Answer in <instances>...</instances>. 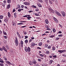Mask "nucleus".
Masks as SVG:
<instances>
[{"label":"nucleus","instance_id":"obj_8","mask_svg":"<svg viewBox=\"0 0 66 66\" xmlns=\"http://www.w3.org/2000/svg\"><path fill=\"white\" fill-rule=\"evenodd\" d=\"M20 45L21 47H23V41H22V40H21V41Z\"/></svg>","mask_w":66,"mask_h":66},{"label":"nucleus","instance_id":"obj_58","mask_svg":"<svg viewBox=\"0 0 66 66\" xmlns=\"http://www.w3.org/2000/svg\"><path fill=\"white\" fill-rule=\"evenodd\" d=\"M33 12V11H28L29 13H31V12Z\"/></svg>","mask_w":66,"mask_h":66},{"label":"nucleus","instance_id":"obj_38","mask_svg":"<svg viewBox=\"0 0 66 66\" xmlns=\"http://www.w3.org/2000/svg\"><path fill=\"white\" fill-rule=\"evenodd\" d=\"M51 36L52 38H53V37H55V35H51Z\"/></svg>","mask_w":66,"mask_h":66},{"label":"nucleus","instance_id":"obj_42","mask_svg":"<svg viewBox=\"0 0 66 66\" xmlns=\"http://www.w3.org/2000/svg\"><path fill=\"white\" fill-rule=\"evenodd\" d=\"M28 42V40H26L25 41V43H27Z\"/></svg>","mask_w":66,"mask_h":66},{"label":"nucleus","instance_id":"obj_12","mask_svg":"<svg viewBox=\"0 0 66 66\" xmlns=\"http://www.w3.org/2000/svg\"><path fill=\"white\" fill-rule=\"evenodd\" d=\"M16 33L19 37L20 38H21V37H20V34H19V32H16Z\"/></svg>","mask_w":66,"mask_h":66},{"label":"nucleus","instance_id":"obj_2","mask_svg":"<svg viewBox=\"0 0 66 66\" xmlns=\"http://www.w3.org/2000/svg\"><path fill=\"white\" fill-rule=\"evenodd\" d=\"M15 44L16 46H18V40L17 39V37L15 38Z\"/></svg>","mask_w":66,"mask_h":66},{"label":"nucleus","instance_id":"obj_60","mask_svg":"<svg viewBox=\"0 0 66 66\" xmlns=\"http://www.w3.org/2000/svg\"><path fill=\"white\" fill-rule=\"evenodd\" d=\"M23 33H24V34H25V35H26V34H27V32H26V31H24V32H23Z\"/></svg>","mask_w":66,"mask_h":66},{"label":"nucleus","instance_id":"obj_31","mask_svg":"<svg viewBox=\"0 0 66 66\" xmlns=\"http://www.w3.org/2000/svg\"><path fill=\"white\" fill-rule=\"evenodd\" d=\"M35 45V44L34 43H32V44H31V45L32 46H34Z\"/></svg>","mask_w":66,"mask_h":66},{"label":"nucleus","instance_id":"obj_18","mask_svg":"<svg viewBox=\"0 0 66 66\" xmlns=\"http://www.w3.org/2000/svg\"><path fill=\"white\" fill-rule=\"evenodd\" d=\"M7 2L9 4H10L11 3V0H7Z\"/></svg>","mask_w":66,"mask_h":66},{"label":"nucleus","instance_id":"obj_6","mask_svg":"<svg viewBox=\"0 0 66 66\" xmlns=\"http://www.w3.org/2000/svg\"><path fill=\"white\" fill-rule=\"evenodd\" d=\"M2 48L4 50L5 52H7V49L5 48V47H4V46L2 47Z\"/></svg>","mask_w":66,"mask_h":66},{"label":"nucleus","instance_id":"obj_45","mask_svg":"<svg viewBox=\"0 0 66 66\" xmlns=\"http://www.w3.org/2000/svg\"><path fill=\"white\" fill-rule=\"evenodd\" d=\"M18 12H20L21 11V9H19L18 10Z\"/></svg>","mask_w":66,"mask_h":66},{"label":"nucleus","instance_id":"obj_22","mask_svg":"<svg viewBox=\"0 0 66 66\" xmlns=\"http://www.w3.org/2000/svg\"><path fill=\"white\" fill-rule=\"evenodd\" d=\"M39 46H41L42 45V42H40L38 44Z\"/></svg>","mask_w":66,"mask_h":66},{"label":"nucleus","instance_id":"obj_59","mask_svg":"<svg viewBox=\"0 0 66 66\" xmlns=\"http://www.w3.org/2000/svg\"><path fill=\"white\" fill-rule=\"evenodd\" d=\"M0 50L1 51H3V48L0 47Z\"/></svg>","mask_w":66,"mask_h":66},{"label":"nucleus","instance_id":"obj_64","mask_svg":"<svg viewBox=\"0 0 66 66\" xmlns=\"http://www.w3.org/2000/svg\"><path fill=\"white\" fill-rule=\"evenodd\" d=\"M35 65V66H39V65L37 64H36Z\"/></svg>","mask_w":66,"mask_h":66},{"label":"nucleus","instance_id":"obj_46","mask_svg":"<svg viewBox=\"0 0 66 66\" xmlns=\"http://www.w3.org/2000/svg\"><path fill=\"white\" fill-rule=\"evenodd\" d=\"M32 6H33V7L35 8V9H36V6H35L33 5Z\"/></svg>","mask_w":66,"mask_h":66},{"label":"nucleus","instance_id":"obj_41","mask_svg":"<svg viewBox=\"0 0 66 66\" xmlns=\"http://www.w3.org/2000/svg\"><path fill=\"white\" fill-rule=\"evenodd\" d=\"M38 11H39V9L37 8L36 9V11L37 12Z\"/></svg>","mask_w":66,"mask_h":66},{"label":"nucleus","instance_id":"obj_51","mask_svg":"<svg viewBox=\"0 0 66 66\" xmlns=\"http://www.w3.org/2000/svg\"><path fill=\"white\" fill-rule=\"evenodd\" d=\"M39 55L42 56V57H43L44 56V55L42 54H39Z\"/></svg>","mask_w":66,"mask_h":66},{"label":"nucleus","instance_id":"obj_43","mask_svg":"<svg viewBox=\"0 0 66 66\" xmlns=\"http://www.w3.org/2000/svg\"><path fill=\"white\" fill-rule=\"evenodd\" d=\"M3 58H4L5 60V61H7V59L5 57H4Z\"/></svg>","mask_w":66,"mask_h":66},{"label":"nucleus","instance_id":"obj_26","mask_svg":"<svg viewBox=\"0 0 66 66\" xmlns=\"http://www.w3.org/2000/svg\"><path fill=\"white\" fill-rule=\"evenodd\" d=\"M58 52H59L60 54L62 53V50H59L58 51Z\"/></svg>","mask_w":66,"mask_h":66},{"label":"nucleus","instance_id":"obj_55","mask_svg":"<svg viewBox=\"0 0 66 66\" xmlns=\"http://www.w3.org/2000/svg\"><path fill=\"white\" fill-rule=\"evenodd\" d=\"M35 15L36 16H39L38 14H36V13H35Z\"/></svg>","mask_w":66,"mask_h":66},{"label":"nucleus","instance_id":"obj_53","mask_svg":"<svg viewBox=\"0 0 66 66\" xmlns=\"http://www.w3.org/2000/svg\"><path fill=\"white\" fill-rule=\"evenodd\" d=\"M15 23L14 22H12V26H14Z\"/></svg>","mask_w":66,"mask_h":66},{"label":"nucleus","instance_id":"obj_15","mask_svg":"<svg viewBox=\"0 0 66 66\" xmlns=\"http://www.w3.org/2000/svg\"><path fill=\"white\" fill-rule=\"evenodd\" d=\"M11 7V5L10 4H8L7 5V9H10V7Z\"/></svg>","mask_w":66,"mask_h":66},{"label":"nucleus","instance_id":"obj_9","mask_svg":"<svg viewBox=\"0 0 66 66\" xmlns=\"http://www.w3.org/2000/svg\"><path fill=\"white\" fill-rule=\"evenodd\" d=\"M4 21L5 22H7V17H5L4 18Z\"/></svg>","mask_w":66,"mask_h":66},{"label":"nucleus","instance_id":"obj_13","mask_svg":"<svg viewBox=\"0 0 66 66\" xmlns=\"http://www.w3.org/2000/svg\"><path fill=\"white\" fill-rule=\"evenodd\" d=\"M8 15L9 17V18H10L11 16V13L10 12H8Z\"/></svg>","mask_w":66,"mask_h":66},{"label":"nucleus","instance_id":"obj_61","mask_svg":"<svg viewBox=\"0 0 66 66\" xmlns=\"http://www.w3.org/2000/svg\"><path fill=\"white\" fill-rule=\"evenodd\" d=\"M47 29V30H51V29L48 28Z\"/></svg>","mask_w":66,"mask_h":66},{"label":"nucleus","instance_id":"obj_32","mask_svg":"<svg viewBox=\"0 0 66 66\" xmlns=\"http://www.w3.org/2000/svg\"><path fill=\"white\" fill-rule=\"evenodd\" d=\"M0 62L1 63H4V61L3 60H0Z\"/></svg>","mask_w":66,"mask_h":66},{"label":"nucleus","instance_id":"obj_34","mask_svg":"<svg viewBox=\"0 0 66 66\" xmlns=\"http://www.w3.org/2000/svg\"><path fill=\"white\" fill-rule=\"evenodd\" d=\"M27 18L28 19V20H30V18H31V17H27Z\"/></svg>","mask_w":66,"mask_h":66},{"label":"nucleus","instance_id":"obj_33","mask_svg":"<svg viewBox=\"0 0 66 66\" xmlns=\"http://www.w3.org/2000/svg\"><path fill=\"white\" fill-rule=\"evenodd\" d=\"M53 32H54V33H55V31H56L55 29L54 28H53Z\"/></svg>","mask_w":66,"mask_h":66},{"label":"nucleus","instance_id":"obj_29","mask_svg":"<svg viewBox=\"0 0 66 66\" xmlns=\"http://www.w3.org/2000/svg\"><path fill=\"white\" fill-rule=\"evenodd\" d=\"M48 46V45L47 44H45L44 45L45 47H47Z\"/></svg>","mask_w":66,"mask_h":66},{"label":"nucleus","instance_id":"obj_54","mask_svg":"<svg viewBox=\"0 0 66 66\" xmlns=\"http://www.w3.org/2000/svg\"><path fill=\"white\" fill-rule=\"evenodd\" d=\"M65 62V60L64 59L62 60V62L63 63H64V62Z\"/></svg>","mask_w":66,"mask_h":66},{"label":"nucleus","instance_id":"obj_48","mask_svg":"<svg viewBox=\"0 0 66 66\" xmlns=\"http://www.w3.org/2000/svg\"><path fill=\"white\" fill-rule=\"evenodd\" d=\"M47 48L48 49H50V48H51V46H50V45L48 46L47 47Z\"/></svg>","mask_w":66,"mask_h":66},{"label":"nucleus","instance_id":"obj_39","mask_svg":"<svg viewBox=\"0 0 66 66\" xmlns=\"http://www.w3.org/2000/svg\"><path fill=\"white\" fill-rule=\"evenodd\" d=\"M59 39H60V38H57V37L56 38L55 40H59Z\"/></svg>","mask_w":66,"mask_h":66},{"label":"nucleus","instance_id":"obj_47","mask_svg":"<svg viewBox=\"0 0 66 66\" xmlns=\"http://www.w3.org/2000/svg\"><path fill=\"white\" fill-rule=\"evenodd\" d=\"M62 51L64 53V52H66V50H62Z\"/></svg>","mask_w":66,"mask_h":66},{"label":"nucleus","instance_id":"obj_62","mask_svg":"<svg viewBox=\"0 0 66 66\" xmlns=\"http://www.w3.org/2000/svg\"><path fill=\"white\" fill-rule=\"evenodd\" d=\"M32 39H30L29 40V43H30V42H32Z\"/></svg>","mask_w":66,"mask_h":66},{"label":"nucleus","instance_id":"obj_30","mask_svg":"<svg viewBox=\"0 0 66 66\" xmlns=\"http://www.w3.org/2000/svg\"><path fill=\"white\" fill-rule=\"evenodd\" d=\"M49 3L51 4H52V2L50 0H49Z\"/></svg>","mask_w":66,"mask_h":66},{"label":"nucleus","instance_id":"obj_44","mask_svg":"<svg viewBox=\"0 0 66 66\" xmlns=\"http://www.w3.org/2000/svg\"><path fill=\"white\" fill-rule=\"evenodd\" d=\"M4 38H5V39H6L7 38V36H4Z\"/></svg>","mask_w":66,"mask_h":66},{"label":"nucleus","instance_id":"obj_10","mask_svg":"<svg viewBox=\"0 0 66 66\" xmlns=\"http://www.w3.org/2000/svg\"><path fill=\"white\" fill-rule=\"evenodd\" d=\"M5 63L8 64L9 65H10L11 64H12V63L10 61H5Z\"/></svg>","mask_w":66,"mask_h":66},{"label":"nucleus","instance_id":"obj_40","mask_svg":"<svg viewBox=\"0 0 66 66\" xmlns=\"http://www.w3.org/2000/svg\"><path fill=\"white\" fill-rule=\"evenodd\" d=\"M23 24V23H18V25H20V24Z\"/></svg>","mask_w":66,"mask_h":66},{"label":"nucleus","instance_id":"obj_50","mask_svg":"<svg viewBox=\"0 0 66 66\" xmlns=\"http://www.w3.org/2000/svg\"><path fill=\"white\" fill-rule=\"evenodd\" d=\"M24 37H25V39H27V38H28V36H25Z\"/></svg>","mask_w":66,"mask_h":66},{"label":"nucleus","instance_id":"obj_27","mask_svg":"<svg viewBox=\"0 0 66 66\" xmlns=\"http://www.w3.org/2000/svg\"><path fill=\"white\" fill-rule=\"evenodd\" d=\"M29 64L30 65H33V63L32 62V61H30Z\"/></svg>","mask_w":66,"mask_h":66},{"label":"nucleus","instance_id":"obj_24","mask_svg":"<svg viewBox=\"0 0 66 66\" xmlns=\"http://www.w3.org/2000/svg\"><path fill=\"white\" fill-rule=\"evenodd\" d=\"M3 33L4 35H7V34H6V32L4 31V30L3 31Z\"/></svg>","mask_w":66,"mask_h":66},{"label":"nucleus","instance_id":"obj_19","mask_svg":"<svg viewBox=\"0 0 66 66\" xmlns=\"http://www.w3.org/2000/svg\"><path fill=\"white\" fill-rule=\"evenodd\" d=\"M20 9V6L19 4L18 5V7L16 8V9Z\"/></svg>","mask_w":66,"mask_h":66},{"label":"nucleus","instance_id":"obj_49","mask_svg":"<svg viewBox=\"0 0 66 66\" xmlns=\"http://www.w3.org/2000/svg\"><path fill=\"white\" fill-rule=\"evenodd\" d=\"M22 17H28L27 16V15H24V16H22Z\"/></svg>","mask_w":66,"mask_h":66},{"label":"nucleus","instance_id":"obj_28","mask_svg":"<svg viewBox=\"0 0 66 66\" xmlns=\"http://www.w3.org/2000/svg\"><path fill=\"white\" fill-rule=\"evenodd\" d=\"M53 62V60H51L50 61V64H52Z\"/></svg>","mask_w":66,"mask_h":66},{"label":"nucleus","instance_id":"obj_36","mask_svg":"<svg viewBox=\"0 0 66 66\" xmlns=\"http://www.w3.org/2000/svg\"><path fill=\"white\" fill-rule=\"evenodd\" d=\"M58 36H59V37H62V36H63V35H59Z\"/></svg>","mask_w":66,"mask_h":66},{"label":"nucleus","instance_id":"obj_17","mask_svg":"<svg viewBox=\"0 0 66 66\" xmlns=\"http://www.w3.org/2000/svg\"><path fill=\"white\" fill-rule=\"evenodd\" d=\"M7 50H9L10 48L9 47V46L7 45H6L5 46Z\"/></svg>","mask_w":66,"mask_h":66},{"label":"nucleus","instance_id":"obj_21","mask_svg":"<svg viewBox=\"0 0 66 66\" xmlns=\"http://www.w3.org/2000/svg\"><path fill=\"white\" fill-rule=\"evenodd\" d=\"M3 15H0V19H3Z\"/></svg>","mask_w":66,"mask_h":66},{"label":"nucleus","instance_id":"obj_57","mask_svg":"<svg viewBox=\"0 0 66 66\" xmlns=\"http://www.w3.org/2000/svg\"><path fill=\"white\" fill-rule=\"evenodd\" d=\"M16 11V10H15V8H14V9L13 10V12H15Z\"/></svg>","mask_w":66,"mask_h":66},{"label":"nucleus","instance_id":"obj_52","mask_svg":"<svg viewBox=\"0 0 66 66\" xmlns=\"http://www.w3.org/2000/svg\"><path fill=\"white\" fill-rule=\"evenodd\" d=\"M62 55L63 56H64V57H65L66 56V54H63Z\"/></svg>","mask_w":66,"mask_h":66},{"label":"nucleus","instance_id":"obj_7","mask_svg":"<svg viewBox=\"0 0 66 66\" xmlns=\"http://www.w3.org/2000/svg\"><path fill=\"white\" fill-rule=\"evenodd\" d=\"M61 13L62 14V16H63V17H65V12H64V11H62Z\"/></svg>","mask_w":66,"mask_h":66},{"label":"nucleus","instance_id":"obj_14","mask_svg":"<svg viewBox=\"0 0 66 66\" xmlns=\"http://www.w3.org/2000/svg\"><path fill=\"white\" fill-rule=\"evenodd\" d=\"M45 22L46 23V24H48L49 23V21H48V20L47 19H46L45 20Z\"/></svg>","mask_w":66,"mask_h":66},{"label":"nucleus","instance_id":"obj_16","mask_svg":"<svg viewBox=\"0 0 66 66\" xmlns=\"http://www.w3.org/2000/svg\"><path fill=\"white\" fill-rule=\"evenodd\" d=\"M54 21H55L56 22V23H58V20H57V19H56V18H54Z\"/></svg>","mask_w":66,"mask_h":66},{"label":"nucleus","instance_id":"obj_23","mask_svg":"<svg viewBox=\"0 0 66 66\" xmlns=\"http://www.w3.org/2000/svg\"><path fill=\"white\" fill-rule=\"evenodd\" d=\"M55 47H52V50H53V51H54V50H55Z\"/></svg>","mask_w":66,"mask_h":66},{"label":"nucleus","instance_id":"obj_11","mask_svg":"<svg viewBox=\"0 0 66 66\" xmlns=\"http://www.w3.org/2000/svg\"><path fill=\"white\" fill-rule=\"evenodd\" d=\"M36 61L35 60H34L32 61V63L34 64H36Z\"/></svg>","mask_w":66,"mask_h":66},{"label":"nucleus","instance_id":"obj_20","mask_svg":"<svg viewBox=\"0 0 66 66\" xmlns=\"http://www.w3.org/2000/svg\"><path fill=\"white\" fill-rule=\"evenodd\" d=\"M37 5L39 7H42V5H41L40 4H37Z\"/></svg>","mask_w":66,"mask_h":66},{"label":"nucleus","instance_id":"obj_5","mask_svg":"<svg viewBox=\"0 0 66 66\" xmlns=\"http://www.w3.org/2000/svg\"><path fill=\"white\" fill-rule=\"evenodd\" d=\"M24 4H25V5H30V3L29 2H26L24 3Z\"/></svg>","mask_w":66,"mask_h":66},{"label":"nucleus","instance_id":"obj_63","mask_svg":"<svg viewBox=\"0 0 66 66\" xmlns=\"http://www.w3.org/2000/svg\"><path fill=\"white\" fill-rule=\"evenodd\" d=\"M3 2L5 3H6V1L5 0H4V1Z\"/></svg>","mask_w":66,"mask_h":66},{"label":"nucleus","instance_id":"obj_1","mask_svg":"<svg viewBox=\"0 0 66 66\" xmlns=\"http://www.w3.org/2000/svg\"><path fill=\"white\" fill-rule=\"evenodd\" d=\"M25 50L26 52H29L31 51V48L29 47H25Z\"/></svg>","mask_w":66,"mask_h":66},{"label":"nucleus","instance_id":"obj_4","mask_svg":"<svg viewBox=\"0 0 66 66\" xmlns=\"http://www.w3.org/2000/svg\"><path fill=\"white\" fill-rule=\"evenodd\" d=\"M55 12L56 14L57 15H58V16H60L61 17L62 16V15H61L60 13H59V12L58 11H55Z\"/></svg>","mask_w":66,"mask_h":66},{"label":"nucleus","instance_id":"obj_35","mask_svg":"<svg viewBox=\"0 0 66 66\" xmlns=\"http://www.w3.org/2000/svg\"><path fill=\"white\" fill-rule=\"evenodd\" d=\"M38 1H39V2H40V3H42V2H43L42 0H39Z\"/></svg>","mask_w":66,"mask_h":66},{"label":"nucleus","instance_id":"obj_25","mask_svg":"<svg viewBox=\"0 0 66 66\" xmlns=\"http://www.w3.org/2000/svg\"><path fill=\"white\" fill-rule=\"evenodd\" d=\"M46 53L47 54H49L50 53V52L48 51H47L46 52Z\"/></svg>","mask_w":66,"mask_h":66},{"label":"nucleus","instance_id":"obj_56","mask_svg":"<svg viewBox=\"0 0 66 66\" xmlns=\"http://www.w3.org/2000/svg\"><path fill=\"white\" fill-rule=\"evenodd\" d=\"M56 56H57L56 55H55L53 56V57H54V58H55V57H56Z\"/></svg>","mask_w":66,"mask_h":66},{"label":"nucleus","instance_id":"obj_3","mask_svg":"<svg viewBox=\"0 0 66 66\" xmlns=\"http://www.w3.org/2000/svg\"><path fill=\"white\" fill-rule=\"evenodd\" d=\"M48 9L49 12L51 13H54V11L51 8H48Z\"/></svg>","mask_w":66,"mask_h":66},{"label":"nucleus","instance_id":"obj_37","mask_svg":"<svg viewBox=\"0 0 66 66\" xmlns=\"http://www.w3.org/2000/svg\"><path fill=\"white\" fill-rule=\"evenodd\" d=\"M0 66H4V64L2 63H0Z\"/></svg>","mask_w":66,"mask_h":66}]
</instances>
